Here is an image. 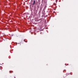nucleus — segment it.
Wrapping results in <instances>:
<instances>
[{
  "instance_id": "3",
  "label": "nucleus",
  "mask_w": 78,
  "mask_h": 78,
  "mask_svg": "<svg viewBox=\"0 0 78 78\" xmlns=\"http://www.w3.org/2000/svg\"><path fill=\"white\" fill-rule=\"evenodd\" d=\"M1 70H2V69L0 68Z\"/></svg>"
},
{
  "instance_id": "2",
  "label": "nucleus",
  "mask_w": 78,
  "mask_h": 78,
  "mask_svg": "<svg viewBox=\"0 0 78 78\" xmlns=\"http://www.w3.org/2000/svg\"><path fill=\"white\" fill-rule=\"evenodd\" d=\"M9 72H10V73H11V72H12V73H13V71H10Z\"/></svg>"
},
{
  "instance_id": "1",
  "label": "nucleus",
  "mask_w": 78,
  "mask_h": 78,
  "mask_svg": "<svg viewBox=\"0 0 78 78\" xmlns=\"http://www.w3.org/2000/svg\"><path fill=\"white\" fill-rule=\"evenodd\" d=\"M35 3H36V1L35 0L34 1V3L32 4V5H34V4H35Z\"/></svg>"
}]
</instances>
